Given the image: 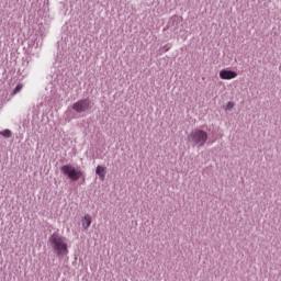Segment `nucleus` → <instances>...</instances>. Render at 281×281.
<instances>
[{
	"mask_svg": "<svg viewBox=\"0 0 281 281\" xmlns=\"http://www.w3.org/2000/svg\"><path fill=\"white\" fill-rule=\"evenodd\" d=\"M89 109H91V101L89 99H83L72 104V110L77 113H85Z\"/></svg>",
	"mask_w": 281,
	"mask_h": 281,
	"instance_id": "4",
	"label": "nucleus"
},
{
	"mask_svg": "<svg viewBox=\"0 0 281 281\" xmlns=\"http://www.w3.org/2000/svg\"><path fill=\"white\" fill-rule=\"evenodd\" d=\"M61 172L63 175L68 177V179H70L71 181H78V179L82 177V171L76 170V167L71 165H64L61 167Z\"/></svg>",
	"mask_w": 281,
	"mask_h": 281,
	"instance_id": "3",
	"label": "nucleus"
},
{
	"mask_svg": "<svg viewBox=\"0 0 281 281\" xmlns=\"http://www.w3.org/2000/svg\"><path fill=\"white\" fill-rule=\"evenodd\" d=\"M0 135H2V137H12V132L10 130H4L0 132Z\"/></svg>",
	"mask_w": 281,
	"mask_h": 281,
	"instance_id": "9",
	"label": "nucleus"
},
{
	"mask_svg": "<svg viewBox=\"0 0 281 281\" xmlns=\"http://www.w3.org/2000/svg\"><path fill=\"white\" fill-rule=\"evenodd\" d=\"M232 109H234V102L229 101V102L226 104V111H232Z\"/></svg>",
	"mask_w": 281,
	"mask_h": 281,
	"instance_id": "10",
	"label": "nucleus"
},
{
	"mask_svg": "<svg viewBox=\"0 0 281 281\" xmlns=\"http://www.w3.org/2000/svg\"><path fill=\"white\" fill-rule=\"evenodd\" d=\"M95 173L100 177L101 181H104V178L106 177V167L98 166Z\"/></svg>",
	"mask_w": 281,
	"mask_h": 281,
	"instance_id": "7",
	"label": "nucleus"
},
{
	"mask_svg": "<svg viewBox=\"0 0 281 281\" xmlns=\"http://www.w3.org/2000/svg\"><path fill=\"white\" fill-rule=\"evenodd\" d=\"M189 142H192L195 146H199V148L205 146V142H207V132L199 128L193 130L189 135Z\"/></svg>",
	"mask_w": 281,
	"mask_h": 281,
	"instance_id": "2",
	"label": "nucleus"
},
{
	"mask_svg": "<svg viewBox=\"0 0 281 281\" xmlns=\"http://www.w3.org/2000/svg\"><path fill=\"white\" fill-rule=\"evenodd\" d=\"M22 90H23V83H18V86L14 88L11 95H16V93H20V91H22Z\"/></svg>",
	"mask_w": 281,
	"mask_h": 281,
	"instance_id": "8",
	"label": "nucleus"
},
{
	"mask_svg": "<svg viewBox=\"0 0 281 281\" xmlns=\"http://www.w3.org/2000/svg\"><path fill=\"white\" fill-rule=\"evenodd\" d=\"M48 243L56 256L58 258H64L69 254V248L67 246V239L58 233H53L48 239Z\"/></svg>",
	"mask_w": 281,
	"mask_h": 281,
	"instance_id": "1",
	"label": "nucleus"
},
{
	"mask_svg": "<svg viewBox=\"0 0 281 281\" xmlns=\"http://www.w3.org/2000/svg\"><path fill=\"white\" fill-rule=\"evenodd\" d=\"M221 80H234V78H238V72L227 69H222L220 71Z\"/></svg>",
	"mask_w": 281,
	"mask_h": 281,
	"instance_id": "5",
	"label": "nucleus"
},
{
	"mask_svg": "<svg viewBox=\"0 0 281 281\" xmlns=\"http://www.w3.org/2000/svg\"><path fill=\"white\" fill-rule=\"evenodd\" d=\"M91 215L87 214L81 218V225L83 229H89L91 227Z\"/></svg>",
	"mask_w": 281,
	"mask_h": 281,
	"instance_id": "6",
	"label": "nucleus"
}]
</instances>
